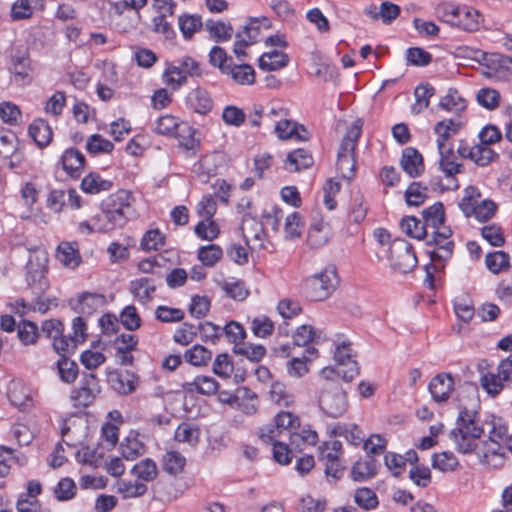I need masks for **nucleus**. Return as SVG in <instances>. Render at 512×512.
I'll use <instances>...</instances> for the list:
<instances>
[{"label":"nucleus","mask_w":512,"mask_h":512,"mask_svg":"<svg viewBox=\"0 0 512 512\" xmlns=\"http://www.w3.org/2000/svg\"><path fill=\"white\" fill-rule=\"evenodd\" d=\"M484 430L475 422V413L461 409L459 412L457 427L449 433L450 439L454 442L458 452L463 454L476 451L483 464H489L490 457L503 456L502 445L495 440L488 439L479 447L477 439L481 437Z\"/></svg>","instance_id":"f257e3e1"},{"label":"nucleus","mask_w":512,"mask_h":512,"mask_svg":"<svg viewBox=\"0 0 512 512\" xmlns=\"http://www.w3.org/2000/svg\"><path fill=\"white\" fill-rule=\"evenodd\" d=\"M259 437L263 442L287 438L290 445L299 450L306 445H315L318 441L317 432L309 427L300 429L298 416L288 411L279 412L273 424L263 426L259 431Z\"/></svg>","instance_id":"f03ea898"},{"label":"nucleus","mask_w":512,"mask_h":512,"mask_svg":"<svg viewBox=\"0 0 512 512\" xmlns=\"http://www.w3.org/2000/svg\"><path fill=\"white\" fill-rule=\"evenodd\" d=\"M135 199L128 190H119L107 197L102 203V211L99 214L103 224L98 225L100 230L112 231L123 227L133 215Z\"/></svg>","instance_id":"7ed1b4c3"},{"label":"nucleus","mask_w":512,"mask_h":512,"mask_svg":"<svg viewBox=\"0 0 512 512\" xmlns=\"http://www.w3.org/2000/svg\"><path fill=\"white\" fill-rule=\"evenodd\" d=\"M437 13L447 24L467 32L479 30L483 22V16L478 10L468 6H458L453 3L438 5Z\"/></svg>","instance_id":"20e7f679"},{"label":"nucleus","mask_w":512,"mask_h":512,"mask_svg":"<svg viewBox=\"0 0 512 512\" xmlns=\"http://www.w3.org/2000/svg\"><path fill=\"white\" fill-rule=\"evenodd\" d=\"M362 133V122L356 120L347 130L337 155V169L343 179L351 180L356 171L355 150Z\"/></svg>","instance_id":"39448f33"},{"label":"nucleus","mask_w":512,"mask_h":512,"mask_svg":"<svg viewBox=\"0 0 512 512\" xmlns=\"http://www.w3.org/2000/svg\"><path fill=\"white\" fill-rule=\"evenodd\" d=\"M339 277L336 267L328 265L304 280L306 296L312 301L326 300L337 288Z\"/></svg>","instance_id":"423d86ee"},{"label":"nucleus","mask_w":512,"mask_h":512,"mask_svg":"<svg viewBox=\"0 0 512 512\" xmlns=\"http://www.w3.org/2000/svg\"><path fill=\"white\" fill-rule=\"evenodd\" d=\"M319 406L329 417L342 416L348 407L346 392L339 381L326 382L319 396Z\"/></svg>","instance_id":"0eeeda50"},{"label":"nucleus","mask_w":512,"mask_h":512,"mask_svg":"<svg viewBox=\"0 0 512 512\" xmlns=\"http://www.w3.org/2000/svg\"><path fill=\"white\" fill-rule=\"evenodd\" d=\"M389 261L391 268L400 273H409L417 265L413 247L404 239H396L391 243Z\"/></svg>","instance_id":"6e6552de"},{"label":"nucleus","mask_w":512,"mask_h":512,"mask_svg":"<svg viewBox=\"0 0 512 512\" xmlns=\"http://www.w3.org/2000/svg\"><path fill=\"white\" fill-rule=\"evenodd\" d=\"M512 380V355L502 360L498 367L497 373H482L480 384L488 395L495 397L504 389V383Z\"/></svg>","instance_id":"1a4fd4ad"},{"label":"nucleus","mask_w":512,"mask_h":512,"mask_svg":"<svg viewBox=\"0 0 512 512\" xmlns=\"http://www.w3.org/2000/svg\"><path fill=\"white\" fill-rule=\"evenodd\" d=\"M428 231V238H426L427 245H435L436 250L430 252V258L433 262L446 261L453 253L454 244L448 239L452 235L449 227L440 226L439 228H430Z\"/></svg>","instance_id":"9d476101"},{"label":"nucleus","mask_w":512,"mask_h":512,"mask_svg":"<svg viewBox=\"0 0 512 512\" xmlns=\"http://www.w3.org/2000/svg\"><path fill=\"white\" fill-rule=\"evenodd\" d=\"M439 152V169L445 175L447 180L446 188L450 190H457L459 184L455 176L464 171V165L457 161V156L454 153L453 146H446L443 149H438Z\"/></svg>","instance_id":"9b49d317"},{"label":"nucleus","mask_w":512,"mask_h":512,"mask_svg":"<svg viewBox=\"0 0 512 512\" xmlns=\"http://www.w3.org/2000/svg\"><path fill=\"white\" fill-rule=\"evenodd\" d=\"M100 393V385L94 373L84 374L78 388L73 389L70 399L75 407H87Z\"/></svg>","instance_id":"f8f14e48"},{"label":"nucleus","mask_w":512,"mask_h":512,"mask_svg":"<svg viewBox=\"0 0 512 512\" xmlns=\"http://www.w3.org/2000/svg\"><path fill=\"white\" fill-rule=\"evenodd\" d=\"M334 359L337 367H341L339 373L346 382H350L359 374L358 363L353 359L350 342L343 341L336 346Z\"/></svg>","instance_id":"ddd939ff"},{"label":"nucleus","mask_w":512,"mask_h":512,"mask_svg":"<svg viewBox=\"0 0 512 512\" xmlns=\"http://www.w3.org/2000/svg\"><path fill=\"white\" fill-rule=\"evenodd\" d=\"M264 224L259 222L250 213H245L242 218L241 231L246 244L252 249H262L265 247Z\"/></svg>","instance_id":"4468645a"},{"label":"nucleus","mask_w":512,"mask_h":512,"mask_svg":"<svg viewBox=\"0 0 512 512\" xmlns=\"http://www.w3.org/2000/svg\"><path fill=\"white\" fill-rule=\"evenodd\" d=\"M107 382L119 395H129L137 389L139 377L129 370H114L108 373Z\"/></svg>","instance_id":"2eb2a0df"},{"label":"nucleus","mask_w":512,"mask_h":512,"mask_svg":"<svg viewBox=\"0 0 512 512\" xmlns=\"http://www.w3.org/2000/svg\"><path fill=\"white\" fill-rule=\"evenodd\" d=\"M429 391L435 402L442 403L448 400L454 390V380L449 373H439L429 383Z\"/></svg>","instance_id":"dca6fc26"},{"label":"nucleus","mask_w":512,"mask_h":512,"mask_svg":"<svg viewBox=\"0 0 512 512\" xmlns=\"http://www.w3.org/2000/svg\"><path fill=\"white\" fill-rule=\"evenodd\" d=\"M401 168L412 178L424 173L425 165L422 154L414 147H406L400 159Z\"/></svg>","instance_id":"f3484780"},{"label":"nucleus","mask_w":512,"mask_h":512,"mask_svg":"<svg viewBox=\"0 0 512 512\" xmlns=\"http://www.w3.org/2000/svg\"><path fill=\"white\" fill-rule=\"evenodd\" d=\"M63 170L72 178H78L85 166V156L76 148L66 149L60 159Z\"/></svg>","instance_id":"a211bd4d"},{"label":"nucleus","mask_w":512,"mask_h":512,"mask_svg":"<svg viewBox=\"0 0 512 512\" xmlns=\"http://www.w3.org/2000/svg\"><path fill=\"white\" fill-rule=\"evenodd\" d=\"M186 104L189 109L201 115L209 113L213 108V100L210 94L201 87H197L188 93Z\"/></svg>","instance_id":"6ab92c4d"},{"label":"nucleus","mask_w":512,"mask_h":512,"mask_svg":"<svg viewBox=\"0 0 512 512\" xmlns=\"http://www.w3.org/2000/svg\"><path fill=\"white\" fill-rule=\"evenodd\" d=\"M148 0H118L113 3H111V9L113 10L114 14L121 16L123 15L125 10H133L135 11V22L130 23L128 26L122 27L119 29L122 33H127L131 29H134L137 27L139 22L141 21V14L140 10L147 5Z\"/></svg>","instance_id":"aec40b11"},{"label":"nucleus","mask_w":512,"mask_h":512,"mask_svg":"<svg viewBox=\"0 0 512 512\" xmlns=\"http://www.w3.org/2000/svg\"><path fill=\"white\" fill-rule=\"evenodd\" d=\"M462 126L463 122L459 119H444L437 122L434 126V132L437 134V148L443 149V147L452 146L448 140L456 135Z\"/></svg>","instance_id":"412c9836"},{"label":"nucleus","mask_w":512,"mask_h":512,"mask_svg":"<svg viewBox=\"0 0 512 512\" xmlns=\"http://www.w3.org/2000/svg\"><path fill=\"white\" fill-rule=\"evenodd\" d=\"M275 132L280 139L295 138L300 141H306L309 138L304 126H299L286 117L276 121Z\"/></svg>","instance_id":"4be33fe9"},{"label":"nucleus","mask_w":512,"mask_h":512,"mask_svg":"<svg viewBox=\"0 0 512 512\" xmlns=\"http://www.w3.org/2000/svg\"><path fill=\"white\" fill-rule=\"evenodd\" d=\"M129 291L137 301L146 304L153 299L156 284L149 277L137 278L130 282Z\"/></svg>","instance_id":"5701e85b"},{"label":"nucleus","mask_w":512,"mask_h":512,"mask_svg":"<svg viewBox=\"0 0 512 512\" xmlns=\"http://www.w3.org/2000/svg\"><path fill=\"white\" fill-rule=\"evenodd\" d=\"M105 304V297L99 293L83 292L79 295L73 309L80 314L91 315Z\"/></svg>","instance_id":"b1692460"},{"label":"nucleus","mask_w":512,"mask_h":512,"mask_svg":"<svg viewBox=\"0 0 512 512\" xmlns=\"http://www.w3.org/2000/svg\"><path fill=\"white\" fill-rule=\"evenodd\" d=\"M182 388L188 393H199L210 396L217 392L219 384L211 376L199 375L192 381L184 382Z\"/></svg>","instance_id":"393cba45"},{"label":"nucleus","mask_w":512,"mask_h":512,"mask_svg":"<svg viewBox=\"0 0 512 512\" xmlns=\"http://www.w3.org/2000/svg\"><path fill=\"white\" fill-rule=\"evenodd\" d=\"M56 258L67 268L74 269L81 262L77 242H61L56 250Z\"/></svg>","instance_id":"a878e982"},{"label":"nucleus","mask_w":512,"mask_h":512,"mask_svg":"<svg viewBox=\"0 0 512 512\" xmlns=\"http://www.w3.org/2000/svg\"><path fill=\"white\" fill-rule=\"evenodd\" d=\"M29 136L40 148L47 147L53 138V131L49 123L42 119H35L28 127Z\"/></svg>","instance_id":"bb28decb"},{"label":"nucleus","mask_w":512,"mask_h":512,"mask_svg":"<svg viewBox=\"0 0 512 512\" xmlns=\"http://www.w3.org/2000/svg\"><path fill=\"white\" fill-rule=\"evenodd\" d=\"M223 74L228 75L235 83L240 85H251L255 81V71L252 66L248 64H234L231 58Z\"/></svg>","instance_id":"cd10ccee"},{"label":"nucleus","mask_w":512,"mask_h":512,"mask_svg":"<svg viewBox=\"0 0 512 512\" xmlns=\"http://www.w3.org/2000/svg\"><path fill=\"white\" fill-rule=\"evenodd\" d=\"M313 157L305 149L291 151L285 160L284 168L289 172H299L313 165Z\"/></svg>","instance_id":"c85d7f7f"},{"label":"nucleus","mask_w":512,"mask_h":512,"mask_svg":"<svg viewBox=\"0 0 512 512\" xmlns=\"http://www.w3.org/2000/svg\"><path fill=\"white\" fill-rule=\"evenodd\" d=\"M377 468V461L369 456L367 459L358 460L352 465L351 477L354 481H366L376 475Z\"/></svg>","instance_id":"c756f323"},{"label":"nucleus","mask_w":512,"mask_h":512,"mask_svg":"<svg viewBox=\"0 0 512 512\" xmlns=\"http://www.w3.org/2000/svg\"><path fill=\"white\" fill-rule=\"evenodd\" d=\"M46 269L44 265H39L33 269V263L29 260L27 264V283L33 289L35 294H42L48 288V282L45 277Z\"/></svg>","instance_id":"7c9ffc66"},{"label":"nucleus","mask_w":512,"mask_h":512,"mask_svg":"<svg viewBox=\"0 0 512 512\" xmlns=\"http://www.w3.org/2000/svg\"><path fill=\"white\" fill-rule=\"evenodd\" d=\"M112 185L113 183L110 180L102 178L96 172H91L82 179L80 186L82 191L87 194H98L109 191Z\"/></svg>","instance_id":"2f4dec72"},{"label":"nucleus","mask_w":512,"mask_h":512,"mask_svg":"<svg viewBox=\"0 0 512 512\" xmlns=\"http://www.w3.org/2000/svg\"><path fill=\"white\" fill-rule=\"evenodd\" d=\"M185 122L180 121L173 115H164L159 117L153 124L152 130L156 134L163 136H175L180 131Z\"/></svg>","instance_id":"473e14b6"},{"label":"nucleus","mask_w":512,"mask_h":512,"mask_svg":"<svg viewBox=\"0 0 512 512\" xmlns=\"http://www.w3.org/2000/svg\"><path fill=\"white\" fill-rule=\"evenodd\" d=\"M120 452L123 458L133 461L145 452L144 444L134 433H130L120 444Z\"/></svg>","instance_id":"72a5a7b5"},{"label":"nucleus","mask_w":512,"mask_h":512,"mask_svg":"<svg viewBox=\"0 0 512 512\" xmlns=\"http://www.w3.org/2000/svg\"><path fill=\"white\" fill-rule=\"evenodd\" d=\"M289 62V56L281 51L273 50L266 52L259 58V67L262 70L274 71L286 67Z\"/></svg>","instance_id":"f704fd0d"},{"label":"nucleus","mask_w":512,"mask_h":512,"mask_svg":"<svg viewBox=\"0 0 512 512\" xmlns=\"http://www.w3.org/2000/svg\"><path fill=\"white\" fill-rule=\"evenodd\" d=\"M438 106L447 112L459 114L466 109L467 104L457 89L450 88L447 94L441 97Z\"/></svg>","instance_id":"c9c22d12"},{"label":"nucleus","mask_w":512,"mask_h":512,"mask_svg":"<svg viewBox=\"0 0 512 512\" xmlns=\"http://www.w3.org/2000/svg\"><path fill=\"white\" fill-rule=\"evenodd\" d=\"M435 94V88L429 84H420L415 88V103L411 107L413 114L418 115L429 106L430 99Z\"/></svg>","instance_id":"e433bc0d"},{"label":"nucleus","mask_w":512,"mask_h":512,"mask_svg":"<svg viewBox=\"0 0 512 512\" xmlns=\"http://www.w3.org/2000/svg\"><path fill=\"white\" fill-rule=\"evenodd\" d=\"M174 438L179 443H186L193 447L199 442L200 430L192 423L183 422L177 427Z\"/></svg>","instance_id":"4c0bfd02"},{"label":"nucleus","mask_w":512,"mask_h":512,"mask_svg":"<svg viewBox=\"0 0 512 512\" xmlns=\"http://www.w3.org/2000/svg\"><path fill=\"white\" fill-rule=\"evenodd\" d=\"M401 229L402 231L410 237L416 239H426L428 238L429 229L425 225V223L421 222L414 216L404 217L401 221Z\"/></svg>","instance_id":"58836bf2"},{"label":"nucleus","mask_w":512,"mask_h":512,"mask_svg":"<svg viewBox=\"0 0 512 512\" xmlns=\"http://www.w3.org/2000/svg\"><path fill=\"white\" fill-rule=\"evenodd\" d=\"M178 26L185 39H191L202 26V18L197 14H183L178 18Z\"/></svg>","instance_id":"ea45409f"},{"label":"nucleus","mask_w":512,"mask_h":512,"mask_svg":"<svg viewBox=\"0 0 512 512\" xmlns=\"http://www.w3.org/2000/svg\"><path fill=\"white\" fill-rule=\"evenodd\" d=\"M422 216L428 229L439 228L443 225L445 219L443 204L441 202L434 203L422 211Z\"/></svg>","instance_id":"a19ab883"},{"label":"nucleus","mask_w":512,"mask_h":512,"mask_svg":"<svg viewBox=\"0 0 512 512\" xmlns=\"http://www.w3.org/2000/svg\"><path fill=\"white\" fill-rule=\"evenodd\" d=\"M57 370L60 379L68 384L76 380L79 372L77 363L65 355H60L57 360Z\"/></svg>","instance_id":"79ce46f5"},{"label":"nucleus","mask_w":512,"mask_h":512,"mask_svg":"<svg viewBox=\"0 0 512 512\" xmlns=\"http://www.w3.org/2000/svg\"><path fill=\"white\" fill-rule=\"evenodd\" d=\"M196 130L190 127L187 123L182 125L180 131H177L176 137L179 141V146L185 151L191 152L192 155L196 154V150L200 145L199 140L195 139L194 134Z\"/></svg>","instance_id":"37998d69"},{"label":"nucleus","mask_w":512,"mask_h":512,"mask_svg":"<svg viewBox=\"0 0 512 512\" xmlns=\"http://www.w3.org/2000/svg\"><path fill=\"white\" fill-rule=\"evenodd\" d=\"M186 459L179 452L169 451L162 459L163 470L173 476L180 474L185 467Z\"/></svg>","instance_id":"c03bdc74"},{"label":"nucleus","mask_w":512,"mask_h":512,"mask_svg":"<svg viewBox=\"0 0 512 512\" xmlns=\"http://www.w3.org/2000/svg\"><path fill=\"white\" fill-rule=\"evenodd\" d=\"M432 467L441 472H453L459 467V461L452 452L435 453L432 457Z\"/></svg>","instance_id":"a18cd8bd"},{"label":"nucleus","mask_w":512,"mask_h":512,"mask_svg":"<svg viewBox=\"0 0 512 512\" xmlns=\"http://www.w3.org/2000/svg\"><path fill=\"white\" fill-rule=\"evenodd\" d=\"M185 360L193 366H205L212 358V352L206 347L196 344L184 354Z\"/></svg>","instance_id":"49530a36"},{"label":"nucleus","mask_w":512,"mask_h":512,"mask_svg":"<svg viewBox=\"0 0 512 512\" xmlns=\"http://www.w3.org/2000/svg\"><path fill=\"white\" fill-rule=\"evenodd\" d=\"M132 473L143 481H152L158 474L156 463L146 458L134 465Z\"/></svg>","instance_id":"de8ad7c7"},{"label":"nucleus","mask_w":512,"mask_h":512,"mask_svg":"<svg viewBox=\"0 0 512 512\" xmlns=\"http://www.w3.org/2000/svg\"><path fill=\"white\" fill-rule=\"evenodd\" d=\"M220 287L227 296L237 301H243L248 296L244 283L237 279L223 280Z\"/></svg>","instance_id":"09e8293b"},{"label":"nucleus","mask_w":512,"mask_h":512,"mask_svg":"<svg viewBox=\"0 0 512 512\" xmlns=\"http://www.w3.org/2000/svg\"><path fill=\"white\" fill-rule=\"evenodd\" d=\"M118 492L123 498H135L147 492V485L140 481L121 480L117 484Z\"/></svg>","instance_id":"8fccbe9b"},{"label":"nucleus","mask_w":512,"mask_h":512,"mask_svg":"<svg viewBox=\"0 0 512 512\" xmlns=\"http://www.w3.org/2000/svg\"><path fill=\"white\" fill-rule=\"evenodd\" d=\"M428 188L421 182H412L405 191V199L410 206H419L427 198Z\"/></svg>","instance_id":"3c124183"},{"label":"nucleus","mask_w":512,"mask_h":512,"mask_svg":"<svg viewBox=\"0 0 512 512\" xmlns=\"http://www.w3.org/2000/svg\"><path fill=\"white\" fill-rule=\"evenodd\" d=\"M342 454V443L338 440L324 442L319 447V458L326 463L340 460Z\"/></svg>","instance_id":"603ef678"},{"label":"nucleus","mask_w":512,"mask_h":512,"mask_svg":"<svg viewBox=\"0 0 512 512\" xmlns=\"http://www.w3.org/2000/svg\"><path fill=\"white\" fill-rule=\"evenodd\" d=\"M336 433L346 438L352 445L358 446L364 442V433L356 424H338Z\"/></svg>","instance_id":"864d4df0"},{"label":"nucleus","mask_w":512,"mask_h":512,"mask_svg":"<svg viewBox=\"0 0 512 512\" xmlns=\"http://www.w3.org/2000/svg\"><path fill=\"white\" fill-rule=\"evenodd\" d=\"M509 255L503 251H495L486 255V266L494 274L509 267Z\"/></svg>","instance_id":"5fc2aeb1"},{"label":"nucleus","mask_w":512,"mask_h":512,"mask_svg":"<svg viewBox=\"0 0 512 512\" xmlns=\"http://www.w3.org/2000/svg\"><path fill=\"white\" fill-rule=\"evenodd\" d=\"M238 409L246 415H254L258 409V398L256 393L244 388L243 395L236 397Z\"/></svg>","instance_id":"6e6d98bb"},{"label":"nucleus","mask_w":512,"mask_h":512,"mask_svg":"<svg viewBox=\"0 0 512 512\" xmlns=\"http://www.w3.org/2000/svg\"><path fill=\"white\" fill-rule=\"evenodd\" d=\"M206 28L217 42L227 41L233 34L232 26L221 21L209 20L206 22Z\"/></svg>","instance_id":"4d7b16f0"},{"label":"nucleus","mask_w":512,"mask_h":512,"mask_svg":"<svg viewBox=\"0 0 512 512\" xmlns=\"http://www.w3.org/2000/svg\"><path fill=\"white\" fill-rule=\"evenodd\" d=\"M86 149L90 154L111 153L114 144L99 134H93L87 139Z\"/></svg>","instance_id":"13d9d810"},{"label":"nucleus","mask_w":512,"mask_h":512,"mask_svg":"<svg viewBox=\"0 0 512 512\" xmlns=\"http://www.w3.org/2000/svg\"><path fill=\"white\" fill-rule=\"evenodd\" d=\"M477 102L488 110L496 109L500 104V93L492 88H482L477 92Z\"/></svg>","instance_id":"bf43d9fd"},{"label":"nucleus","mask_w":512,"mask_h":512,"mask_svg":"<svg viewBox=\"0 0 512 512\" xmlns=\"http://www.w3.org/2000/svg\"><path fill=\"white\" fill-rule=\"evenodd\" d=\"M8 397L10 402L16 407H22L31 400L27 389L20 382L13 381L8 388Z\"/></svg>","instance_id":"052dcab7"},{"label":"nucleus","mask_w":512,"mask_h":512,"mask_svg":"<svg viewBox=\"0 0 512 512\" xmlns=\"http://www.w3.org/2000/svg\"><path fill=\"white\" fill-rule=\"evenodd\" d=\"M163 80L167 85L171 86L173 90H176L186 82L187 75L178 65L172 64L166 68L163 74Z\"/></svg>","instance_id":"680f3d73"},{"label":"nucleus","mask_w":512,"mask_h":512,"mask_svg":"<svg viewBox=\"0 0 512 512\" xmlns=\"http://www.w3.org/2000/svg\"><path fill=\"white\" fill-rule=\"evenodd\" d=\"M498 157V154L490 148V146L478 144L474 145V152L472 153V161L481 167L487 166L494 159Z\"/></svg>","instance_id":"e2e57ef3"},{"label":"nucleus","mask_w":512,"mask_h":512,"mask_svg":"<svg viewBox=\"0 0 512 512\" xmlns=\"http://www.w3.org/2000/svg\"><path fill=\"white\" fill-rule=\"evenodd\" d=\"M164 244L165 237L158 229L147 231L141 240V247L147 252L157 251L161 249Z\"/></svg>","instance_id":"0e129e2a"},{"label":"nucleus","mask_w":512,"mask_h":512,"mask_svg":"<svg viewBox=\"0 0 512 512\" xmlns=\"http://www.w3.org/2000/svg\"><path fill=\"white\" fill-rule=\"evenodd\" d=\"M354 500L359 507L365 510L374 509L378 505L376 493L366 487L356 490Z\"/></svg>","instance_id":"69168bd1"},{"label":"nucleus","mask_w":512,"mask_h":512,"mask_svg":"<svg viewBox=\"0 0 512 512\" xmlns=\"http://www.w3.org/2000/svg\"><path fill=\"white\" fill-rule=\"evenodd\" d=\"M17 334L24 345L34 344L38 339V327L31 321L23 320L18 325Z\"/></svg>","instance_id":"338daca9"},{"label":"nucleus","mask_w":512,"mask_h":512,"mask_svg":"<svg viewBox=\"0 0 512 512\" xmlns=\"http://www.w3.org/2000/svg\"><path fill=\"white\" fill-rule=\"evenodd\" d=\"M222 120L226 125L240 127L246 120L245 112L234 105H228L223 109Z\"/></svg>","instance_id":"774afa93"}]
</instances>
